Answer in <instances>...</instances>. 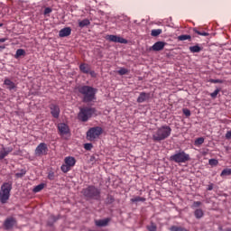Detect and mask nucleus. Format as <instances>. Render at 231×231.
I'll list each match as a JSON object with an SVG mask.
<instances>
[{
    "label": "nucleus",
    "mask_w": 231,
    "mask_h": 231,
    "mask_svg": "<svg viewBox=\"0 0 231 231\" xmlns=\"http://www.w3.org/2000/svg\"><path fill=\"white\" fill-rule=\"evenodd\" d=\"M79 93L82 96V102L89 104L97 100V88L89 86H81L78 88Z\"/></svg>",
    "instance_id": "nucleus-1"
},
{
    "label": "nucleus",
    "mask_w": 231,
    "mask_h": 231,
    "mask_svg": "<svg viewBox=\"0 0 231 231\" xmlns=\"http://www.w3.org/2000/svg\"><path fill=\"white\" fill-rule=\"evenodd\" d=\"M171 133H172L171 126L162 125L153 132L152 140L153 142H163V140H167L171 136Z\"/></svg>",
    "instance_id": "nucleus-2"
},
{
    "label": "nucleus",
    "mask_w": 231,
    "mask_h": 231,
    "mask_svg": "<svg viewBox=\"0 0 231 231\" xmlns=\"http://www.w3.org/2000/svg\"><path fill=\"white\" fill-rule=\"evenodd\" d=\"M12 191V182H5L1 186L0 190V201L1 203H6L7 199H10V192Z\"/></svg>",
    "instance_id": "nucleus-3"
},
{
    "label": "nucleus",
    "mask_w": 231,
    "mask_h": 231,
    "mask_svg": "<svg viewBox=\"0 0 231 231\" xmlns=\"http://www.w3.org/2000/svg\"><path fill=\"white\" fill-rule=\"evenodd\" d=\"M82 192L85 198H89L90 199H98L100 198V189L95 186H88Z\"/></svg>",
    "instance_id": "nucleus-4"
},
{
    "label": "nucleus",
    "mask_w": 231,
    "mask_h": 231,
    "mask_svg": "<svg viewBox=\"0 0 231 231\" xmlns=\"http://www.w3.org/2000/svg\"><path fill=\"white\" fill-rule=\"evenodd\" d=\"M95 115V108L93 107H83L80 108V111L78 115L79 120L81 122H88L91 116Z\"/></svg>",
    "instance_id": "nucleus-5"
},
{
    "label": "nucleus",
    "mask_w": 231,
    "mask_h": 231,
    "mask_svg": "<svg viewBox=\"0 0 231 231\" xmlns=\"http://www.w3.org/2000/svg\"><path fill=\"white\" fill-rule=\"evenodd\" d=\"M171 162H175V163H186L190 160V155L189 153H185V152H179L170 157Z\"/></svg>",
    "instance_id": "nucleus-6"
},
{
    "label": "nucleus",
    "mask_w": 231,
    "mask_h": 231,
    "mask_svg": "<svg viewBox=\"0 0 231 231\" xmlns=\"http://www.w3.org/2000/svg\"><path fill=\"white\" fill-rule=\"evenodd\" d=\"M64 164L61 165L60 170L62 172H69L71 171L72 167H75V164L77 163V160H75V157H66L64 159Z\"/></svg>",
    "instance_id": "nucleus-7"
},
{
    "label": "nucleus",
    "mask_w": 231,
    "mask_h": 231,
    "mask_svg": "<svg viewBox=\"0 0 231 231\" xmlns=\"http://www.w3.org/2000/svg\"><path fill=\"white\" fill-rule=\"evenodd\" d=\"M102 127H92L87 132V137L90 140V142H93V140H97V138L102 134Z\"/></svg>",
    "instance_id": "nucleus-8"
},
{
    "label": "nucleus",
    "mask_w": 231,
    "mask_h": 231,
    "mask_svg": "<svg viewBox=\"0 0 231 231\" xmlns=\"http://www.w3.org/2000/svg\"><path fill=\"white\" fill-rule=\"evenodd\" d=\"M35 156H46L48 154V144L41 143L34 151Z\"/></svg>",
    "instance_id": "nucleus-9"
},
{
    "label": "nucleus",
    "mask_w": 231,
    "mask_h": 231,
    "mask_svg": "<svg viewBox=\"0 0 231 231\" xmlns=\"http://www.w3.org/2000/svg\"><path fill=\"white\" fill-rule=\"evenodd\" d=\"M106 41H109L110 42H119L120 44H127V40L113 34L107 35Z\"/></svg>",
    "instance_id": "nucleus-10"
},
{
    "label": "nucleus",
    "mask_w": 231,
    "mask_h": 231,
    "mask_svg": "<svg viewBox=\"0 0 231 231\" xmlns=\"http://www.w3.org/2000/svg\"><path fill=\"white\" fill-rule=\"evenodd\" d=\"M167 46V43L164 42H156L151 48L152 51H162Z\"/></svg>",
    "instance_id": "nucleus-11"
},
{
    "label": "nucleus",
    "mask_w": 231,
    "mask_h": 231,
    "mask_svg": "<svg viewBox=\"0 0 231 231\" xmlns=\"http://www.w3.org/2000/svg\"><path fill=\"white\" fill-rule=\"evenodd\" d=\"M50 109H51V115L53 116V118H59L60 115V108L59 107V106L55 104H51L50 106Z\"/></svg>",
    "instance_id": "nucleus-12"
},
{
    "label": "nucleus",
    "mask_w": 231,
    "mask_h": 231,
    "mask_svg": "<svg viewBox=\"0 0 231 231\" xmlns=\"http://www.w3.org/2000/svg\"><path fill=\"white\" fill-rule=\"evenodd\" d=\"M149 98H151V93L141 92L137 98V102L138 104H143V102H147Z\"/></svg>",
    "instance_id": "nucleus-13"
},
{
    "label": "nucleus",
    "mask_w": 231,
    "mask_h": 231,
    "mask_svg": "<svg viewBox=\"0 0 231 231\" xmlns=\"http://www.w3.org/2000/svg\"><path fill=\"white\" fill-rule=\"evenodd\" d=\"M14 226H15V220L14 217H9L5 219L4 223V226L5 230H12V228H14Z\"/></svg>",
    "instance_id": "nucleus-14"
},
{
    "label": "nucleus",
    "mask_w": 231,
    "mask_h": 231,
    "mask_svg": "<svg viewBox=\"0 0 231 231\" xmlns=\"http://www.w3.org/2000/svg\"><path fill=\"white\" fill-rule=\"evenodd\" d=\"M58 129L60 134H68L69 133V126L64 123H60L58 125Z\"/></svg>",
    "instance_id": "nucleus-15"
},
{
    "label": "nucleus",
    "mask_w": 231,
    "mask_h": 231,
    "mask_svg": "<svg viewBox=\"0 0 231 231\" xmlns=\"http://www.w3.org/2000/svg\"><path fill=\"white\" fill-rule=\"evenodd\" d=\"M71 35V28L70 27H65L61 29L59 32L60 37H69Z\"/></svg>",
    "instance_id": "nucleus-16"
},
{
    "label": "nucleus",
    "mask_w": 231,
    "mask_h": 231,
    "mask_svg": "<svg viewBox=\"0 0 231 231\" xmlns=\"http://www.w3.org/2000/svg\"><path fill=\"white\" fill-rule=\"evenodd\" d=\"M13 149L8 147V148H2L0 150V160H5L6 158L7 154H10L12 152Z\"/></svg>",
    "instance_id": "nucleus-17"
},
{
    "label": "nucleus",
    "mask_w": 231,
    "mask_h": 231,
    "mask_svg": "<svg viewBox=\"0 0 231 231\" xmlns=\"http://www.w3.org/2000/svg\"><path fill=\"white\" fill-rule=\"evenodd\" d=\"M110 221H111L110 218L99 219V220H96L95 224H96V226H107Z\"/></svg>",
    "instance_id": "nucleus-18"
},
{
    "label": "nucleus",
    "mask_w": 231,
    "mask_h": 231,
    "mask_svg": "<svg viewBox=\"0 0 231 231\" xmlns=\"http://www.w3.org/2000/svg\"><path fill=\"white\" fill-rule=\"evenodd\" d=\"M79 69L81 73H85L86 75H88V73L91 71V67L86 63H81L79 65Z\"/></svg>",
    "instance_id": "nucleus-19"
},
{
    "label": "nucleus",
    "mask_w": 231,
    "mask_h": 231,
    "mask_svg": "<svg viewBox=\"0 0 231 231\" xmlns=\"http://www.w3.org/2000/svg\"><path fill=\"white\" fill-rule=\"evenodd\" d=\"M4 84L5 86H7V89H9L10 91H12V89H15V83H14L9 79H5Z\"/></svg>",
    "instance_id": "nucleus-20"
},
{
    "label": "nucleus",
    "mask_w": 231,
    "mask_h": 231,
    "mask_svg": "<svg viewBox=\"0 0 231 231\" xmlns=\"http://www.w3.org/2000/svg\"><path fill=\"white\" fill-rule=\"evenodd\" d=\"M194 216H195L196 219H201V217H203V216H205V213L203 212V209L198 208L194 211Z\"/></svg>",
    "instance_id": "nucleus-21"
},
{
    "label": "nucleus",
    "mask_w": 231,
    "mask_h": 231,
    "mask_svg": "<svg viewBox=\"0 0 231 231\" xmlns=\"http://www.w3.org/2000/svg\"><path fill=\"white\" fill-rule=\"evenodd\" d=\"M90 24H91V22H89L88 19H84L79 22V28H86V26H89Z\"/></svg>",
    "instance_id": "nucleus-22"
},
{
    "label": "nucleus",
    "mask_w": 231,
    "mask_h": 231,
    "mask_svg": "<svg viewBox=\"0 0 231 231\" xmlns=\"http://www.w3.org/2000/svg\"><path fill=\"white\" fill-rule=\"evenodd\" d=\"M201 47H199V45H194L189 47V51L191 53H199V51H201Z\"/></svg>",
    "instance_id": "nucleus-23"
},
{
    "label": "nucleus",
    "mask_w": 231,
    "mask_h": 231,
    "mask_svg": "<svg viewBox=\"0 0 231 231\" xmlns=\"http://www.w3.org/2000/svg\"><path fill=\"white\" fill-rule=\"evenodd\" d=\"M170 231H189L187 228L178 226H171Z\"/></svg>",
    "instance_id": "nucleus-24"
},
{
    "label": "nucleus",
    "mask_w": 231,
    "mask_h": 231,
    "mask_svg": "<svg viewBox=\"0 0 231 231\" xmlns=\"http://www.w3.org/2000/svg\"><path fill=\"white\" fill-rule=\"evenodd\" d=\"M220 176L221 178H225V176H231V169L230 168L224 169L220 173Z\"/></svg>",
    "instance_id": "nucleus-25"
},
{
    "label": "nucleus",
    "mask_w": 231,
    "mask_h": 231,
    "mask_svg": "<svg viewBox=\"0 0 231 231\" xmlns=\"http://www.w3.org/2000/svg\"><path fill=\"white\" fill-rule=\"evenodd\" d=\"M23 55H26V51L23 49H18L14 55L15 59H19V57H23Z\"/></svg>",
    "instance_id": "nucleus-26"
},
{
    "label": "nucleus",
    "mask_w": 231,
    "mask_h": 231,
    "mask_svg": "<svg viewBox=\"0 0 231 231\" xmlns=\"http://www.w3.org/2000/svg\"><path fill=\"white\" fill-rule=\"evenodd\" d=\"M162 29H153L152 30L151 35L152 37H158V35H161Z\"/></svg>",
    "instance_id": "nucleus-27"
},
{
    "label": "nucleus",
    "mask_w": 231,
    "mask_h": 231,
    "mask_svg": "<svg viewBox=\"0 0 231 231\" xmlns=\"http://www.w3.org/2000/svg\"><path fill=\"white\" fill-rule=\"evenodd\" d=\"M131 201H132V203H138L140 201L143 202V201H145V198H143V197H134V198L131 199Z\"/></svg>",
    "instance_id": "nucleus-28"
},
{
    "label": "nucleus",
    "mask_w": 231,
    "mask_h": 231,
    "mask_svg": "<svg viewBox=\"0 0 231 231\" xmlns=\"http://www.w3.org/2000/svg\"><path fill=\"white\" fill-rule=\"evenodd\" d=\"M148 231H156L158 230V227L156 226V224H154L153 222H151V224L149 226H146Z\"/></svg>",
    "instance_id": "nucleus-29"
},
{
    "label": "nucleus",
    "mask_w": 231,
    "mask_h": 231,
    "mask_svg": "<svg viewBox=\"0 0 231 231\" xmlns=\"http://www.w3.org/2000/svg\"><path fill=\"white\" fill-rule=\"evenodd\" d=\"M180 41H190L191 36L189 34H182L178 37Z\"/></svg>",
    "instance_id": "nucleus-30"
},
{
    "label": "nucleus",
    "mask_w": 231,
    "mask_h": 231,
    "mask_svg": "<svg viewBox=\"0 0 231 231\" xmlns=\"http://www.w3.org/2000/svg\"><path fill=\"white\" fill-rule=\"evenodd\" d=\"M44 189V183H41L33 188V192H41Z\"/></svg>",
    "instance_id": "nucleus-31"
},
{
    "label": "nucleus",
    "mask_w": 231,
    "mask_h": 231,
    "mask_svg": "<svg viewBox=\"0 0 231 231\" xmlns=\"http://www.w3.org/2000/svg\"><path fill=\"white\" fill-rule=\"evenodd\" d=\"M193 32L198 35H201L202 37H208V32H199L198 29H193Z\"/></svg>",
    "instance_id": "nucleus-32"
},
{
    "label": "nucleus",
    "mask_w": 231,
    "mask_h": 231,
    "mask_svg": "<svg viewBox=\"0 0 231 231\" xmlns=\"http://www.w3.org/2000/svg\"><path fill=\"white\" fill-rule=\"evenodd\" d=\"M202 143H205V138L199 137L195 140V145H202Z\"/></svg>",
    "instance_id": "nucleus-33"
},
{
    "label": "nucleus",
    "mask_w": 231,
    "mask_h": 231,
    "mask_svg": "<svg viewBox=\"0 0 231 231\" xmlns=\"http://www.w3.org/2000/svg\"><path fill=\"white\" fill-rule=\"evenodd\" d=\"M25 174H26V170L22 169L19 172L15 173V177L16 178H23V176H24Z\"/></svg>",
    "instance_id": "nucleus-34"
},
{
    "label": "nucleus",
    "mask_w": 231,
    "mask_h": 231,
    "mask_svg": "<svg viewBox=\"0 0 231 231\" xmlns=\"http://www.w3.org/2000/svg\"><path fill=\"white\" fill-rule=\"evenodd\" d=\"M117 73H118L119 75H127V73H129V70H128L127 69H125V68H121V69L117 71Z\"/></svg>",
    "instance_id": "nucleus-35"
},
{
    "label": "nucleus",
    "mask_w": 231,
    "mask_h": 231,
    "mask_svg": "<svg viewBox=\"0 0 231 231\" xmlns=\"http://www.w3.org/2000/svg\"><path fill=\"white\" fill-rule=\"evenodd\" d=\"M115 201V198H113V196L108 195L106 199V203H107L108 205H111V203H113Z\"/></svg>",
    "instance_id": "nucleus-36"
},
{
    "label": "nucleus",
    "mask_w": 231,
    "mask_h": 231,
    "mask_svg": "<svg viewBox=\"0 0 231 231\" xmlns=\"http://www.w3.org/2000/svg\"><path fill=\"white\" fill-rule=\"evenodd\" d=\"M219 88H217L213 93L210 94L211 98H216L219 95Z\"/></svg>",
    "instance_id": "nucleus-37"
},
{
    "label": "nucleus",
    "mask_w": 231,
    "mask_h": 231,
    "mask_svg": "<svg viewBox=\"0 0 231 231\" xmlns=\"http://www.w3.org/2000/svg\"><path fill=\"white\" fill-rule=\"evenodd\" d=\"M84 149H86V151H91V149H93V144L92 143H85Z\"/></svg>",
    "instance_id": "nucleus-38"
},
{
    "label": "nucleus",
    "mask_w": 231,
    "mask_h": 231,
    "mask_svg": "<svg viewBox=\"0 0 231 231\" xmlns=\"http://www.w3.org/2000/svg\"><path fill=\"white\" fill-rule=\"evenodd\" d=\"M198 207H201V202L200 201H194L191 208H198Z\"/></svg>",
    "instance_id": "nucleus-39"
},
{
    "label": "nucleus",
    "mask_w": 231,
    "mask_h": 231,
    "mask_svg": "<svg viewBox=\"0 0 231 231\" xmlns=\"http://www.w3.org/2000/svg\"><path fill=\"white\" fill-rule=\"evenodd\" d=\"M51 12H52L51 7H46L43 14L44 15H48V14H51Z\"/></svg>",
    "instance_id": "nucleus-40"
},
{
    "label": "nucleus",
    "mask_w": 231,
    "mask_h": 231,
    "mask_svg": "<svg viewBox=\"0 0 231 231\" xmlns=\"http://www.w3.org/2000/svg\"><path fill=\"white\" fill-rule=\"evenodd\" d=\"M212 84H221L223 81L221 79H210Z\"/></svg>",
    "instance_id": "nucleus-41"
},
{
    "label": "nucleus",
    "mask_w": 231,
    "mask_h": 231,
    "mask_svg": "<svg viewBox=\"0 0 231 231\" xmlns=\"http://www.w3.org/2000/svg\"><path fill=\"white\" fill-rule=\"evenodd\" d=\"M48 178H49V180H55V173H53V172H49Z\"/></svg>",
    "instance_id": "nucleus-42"
},
{
    "label": "nucleus",
    "mask_w": 231,
    "mask_h": 231,
    "mask_svg": "<svg viewBox=\"0 0 231 231\" xmlns=\"http://www.w3.org/2000/svg\"><path fill=\"white\" fill-rule=\"evenodd\" d=\"M183 114L185 115V116H190V110L184 108Z\"/></svg>",
    "instance_id": "nucleus-43"
},
{
    "label": "nucleus",
    "mask_w": 231,
    "mask_h": 231,
    "mask_svg": "<svg viewBox=\"0 0 231 231\" xmlns=\"http://www.w3.org/2000/svg\"><path fill=\"white\" fill-rule=\"evenodd\" d=\"M209 165H217V160L210 159L209 160Z\"/></svg>",
    "instance_id": "nucleus-44"
},
{
    "label": "nucleus",
    "mask_w": 231,
    "mask_h": 231,
    "mask_svg": "<svg viewBox=\"0 0 231 231\" xmlns=\"http://www.w3.org/2000/svg\"><path fill=\"white\" fill-rule=\"evenodd\" d=\"M226 140H231V131L226 132Z\"/></svg>",
    "instance_id": "nucleus-45"
},
{
    "label": "nucleus",
    "mask_w": 231,
    "mask_h": 231,
    "mask_svg": "<svg viewBox=\"0 0 231 231\" xmlns=\"http://www.w3.org/2000/svg\"><path fill=\"white\" fill-rule=\"evenodd\" d=\"M8 41V38H1L0 42H6Z\"/></svg>",
    "instance_id": "nucleus-46"
},
{
    "label": "nucleus",
    "mask_w": 231,
    "mask_h": 231,
    "mask_svg": "<svg viewBox=\"0 0 231 231\" xmlns=\"http://www.w3.org/2000/svg\"><path fill=\"white\" fill-rule=\"evenodd\" d=\"M88 73H90L91 77H95V71H89Z\"/></svg>",
    "instance_id": "nucleus-47"
},
{
    "label": "nucleus",
    "mask_w": 231,
    "mask_h": 231,
    "mask_svg": "<svg viewBox=\"0 0 231 231\" xmlns=\"http://www.w3.org/2000/svg\"><path fill=\"white\" fill-rule=\"evenodd\" d=\"M212 189H214V187L212 185H209L208 190H212Z\"/></svg>",
    "instance_id": "nucleus-48"
},
{
    "label": "nucleus",
    "mask_w": 231,
    "mask_h": 231,
    "mask_svg": "<svg viewBox=\"0 0 231 231\" xmlns=\"http://www.w3.org/2000/svg\"><path fill=\"white\" fill-rule=\"evenodd\" d=\"M5 46H0V51H1V50H5Z\"/></svg>",
    "instance_id": "nucleus-49"
},
{
    "label": "nucleus",
    "mask_w": 231,
    "mask_h": 231,
    "mask_svg": "<svg viewBox=\"0 0 231 231\" xmlns=\"http://www.w3.org/2000/svg\"><path fill=\"white\" fill-rule=\"evenodd\" d=\"M3 26V23H0V28Z\"/></svg>",
    "instance_id": "nucleus-50"
}]
</instances>
